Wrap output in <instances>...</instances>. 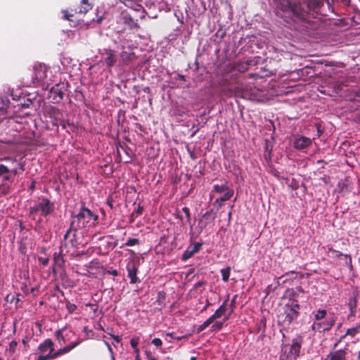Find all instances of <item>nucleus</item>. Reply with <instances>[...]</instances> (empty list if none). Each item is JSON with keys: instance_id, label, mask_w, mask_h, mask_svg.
Wrapping results in <instances>:
<instances>
[{"instance_id": "1", "label": "nucleus", "mask_w": 360, "mask_h": 360, "mask_svg": "<svg viewBox=\"0 0 360 360\" xmlns=\"http://www.w3.org/2000/svg\"><path fill=\"white\" fill-rule=\"evenodd\" d=\"M98 220V215L94 214L89 209L82 207L79 212L73 217L71 226L64 235V240H67L72 229L86 227H92Z\"/></svg>"}, {"instance_id": "2", "label": "nucleus", "mask_w": 360, "mask_h": 360, "mask_svg": "<svg viewBox=\"0 0 360 360\" xmlns=\"http://www.w3.org/2000/svg\"><path fill=\"white\" fill-rule=\"evenodd\" d=\"M300 304L295 300H289L283 307V311L278 315V321L283 327H288L297 319Z\"/></svg>"}, {"instance_id": "3", "label": "nucleus", "mask_w": 360, "mask_h": 360, "mask_svg": "<svg viewBox=\"0 0 360 360\" xmlns=\"http://www.w3.org/2000/svg\"><path fill=\"white\" fill-rule=\"evenodd\" d=\"M334 324V318L331 316H328L326 310L319 309L314 312V321L311 326L313 330L323 333L329 330Z\"/></svg>"}, {"instance_id": "4", "label": "nucleus", "mask_w": 360, "mask_h": 360, "mask_svg": "<svg viewBox=\"0 0 360 360\" xmlns=\"http://www.w3.org/2000/svg\"><path fill=\"white\" fill-rule=\"evenodd\" d=\"M34 74L32 77L33 82L34 84L41 85L44 89H48L49 86L48 79V74L49 72V68L45 64L37 63L33 68Z\"/></svg>"}, {"instance_id": "5", "label": "nucleus", "mask_w": 360, "mask_h": 360, "mask_svg": "<svg viewBox=\"0 0 360 360\" xmlns=\"http://www.w3.org/2000/svg\"><path fill=\"white\" fill-rule=\"evenodd\" d=\"M53 209V203L47 198H42L38 203L30 208V215L34 219V215L37 212H40L41 216L45 217L51 214Z\"/></svg>"}, {"instance_id": "6", "label": "nucleus", "mask_w": 360, "mask_h": 360, "mask_svg": "<svg viewBox=\"0 0 360 360\" xmlns=\"http://www.w3.org/2000/svg\"><path fill=\"white\" fill-rule=\"evenodd\" d=\"M138 13L139 11L135 10L124 11L120 13L117 21L127 25L130 29L137 28L139 25L137 19L135 18L138 17Z\"/></svg>"}, {"instance_id": "7", "label": "nucleus", "mask_w": 360, "mask_h": 360, "mask_svg": "<svg viewBox=\"0 0 360 360\" xmlns=\"http://www.w3.org/2000/svg\"><path fill=\"white\" fill-rule=\"evenodd\" d=\"M241 97L255 101H263L264 100V91L255 86H246L241 91Z\"/></svg>"}, {"instance_id": "8", "label": "nucleus", "mask_w": 360, "mask_h": 360, "mask_svg": "<svg viewBox=\"0 0 360 360\" xmlns=\"http://www.w3.org/2000/svg\"><path fill=\"white\" fill-rule=\"evenodd\" d=\"M139 266V259H134L127 264V276L130 278V283L134 284L141 282L140 279L136 276Z\"/></svg>"}, {"instance_id": "9", "label": "nucleus", "mask_w": 360, "mask_h": 360, "mask_svg": "<svg viewBox=\"0 0 360 360\" xmlns=\"http://www.w3.org/2000/svg\"><path fill=\"white\" fill-rule=\"evenodd\" d=\"M307 0H303L302 4L300 1L297 4L296 2H291L287 1V8L291 11L295 16H302V13L307 11L308 8Z\"/></svg>"}, {"instance_id": "10", "label": "nucleus", "mask_w": 360, "mask_h": 360, "mask_svg": "<svg viewBox=\"0 0 360 360\" xmlns=\"http://www.w3.org/2000/svg\"><path fill=\"white\" fill-rule=\"evenodd\" d=\"M302 342V338L300 337L292 340V345H290L289 352L287 354L288 359L290 360H295L299 356Z\"/></svg>"}, {"instance_id": "11", "label": "nucleus", "mask_w": 360, "mask_h": 360, "mask_svg": "<svg viewBox=\"0 0 360 360\" xmlns=\"http://www.w3.org/2000/svg\"><path fill=\"white\" fill-rule=\"evenodd\" d=\"M79 342H76L72 343L71 345H69L65 347L64 348L58 350L57 352H56L54 353L52 352L51 354H47L45 355H39L37 360H47L49 359H54L60 355H62L63 354L69 352L73 348L77 347L79 344Z\"/></svg>"}, {"instance_id": "12", "label": "nucleus", "mask_w": 360, "mask_h": 360, "mask_svg": "<svg viewBox=\"0 0 360 360\" xmlns=\"http://www.w3.org/2000/svg\"><path fill=\"white\" fill-rule=\"evenodd\" d=\"M312 143L310 138L299 136L295 137L293 141V146L295 149L302 150L308 148Z\"/></svg>"}, {"instance_id": "13", "label": "nucleus", "mask_w": 360, "mask_h": 360, "mask_svg": "<svg viewBox=\"0 0 360 360\" xmlns=\"http://www.w3.org/2000/svg\"><path fill=\"white\" fill-rule=\"evenodd\" d=\"M103 56L102 62L107 65L108 67H112L116 62L115 52L111 49H104L103 52L101 53Z\"/></svg>"}, {"instance_id": "14", "label": "nucleus", "mask_w": 360, "mask_h": 360, "mask_svg": "<svg viewBox=\"0 0 360 360\" xmlns=\"http://www.w3.org/2000/svg\"><path fill=\"white\" fill-rule=\"evenodd\" d=\"M53 349V343L50 339H46L38 347V350L41 353L40 355L51 354Z\"/></svg>"}, {"instance_id": "15", "label": "nucleus", "mask_w": 360, "mask_h": 360, "mask_svg": "<svg viewBox=\"0 0 360 360\" xmlns=\"http://www.w3.org/2000/svg\"><path fill=\"white\" fill-rule=\"evenodd\" d=\"M201 247V243H195L193 245H191L187 248V249L184 251L182 255L181 259L184 261H186L191 258L194 254L197 253Z\"/></svg>"}, {"instance_id": "16", "label": "nucleus", "mask_w": 360, "mask_h": 360, "mask_svg": "<svg viewBox=\"0 0 360 360\" xmlns=\"http://www.w3.org/2000/svg\"><path fill=\"white\" fill-rule=\"evenodd\" d=\"M241 89H238L236 87L226 86L224 87L221 90L222 94L226 97L232 96H240L241 97Z\"/></svg>"}, {"instance_id": "17", "label": "nucleus", "mask_w": 360, "mask_h": 360, "mask_svg": "<svg viewBox=\"0 0 360 360\" xmlns=\"http://www.w3.org/2000/svg\"><path fill=\"white\" fill-rule=\"evenodd\" d=\"M328 255L330 257H339L342 256V257H345V259H347L346 264L347 266H352V257L349 255H343L342 252H340L338 250H335L333 249L332 248H328Z\"/></svg>"}, {"instance_id": "18", "label": "nucleus", "mask_w": 360, "mask_h": 360, "mask_svg": "<svg viewBox=\"0 0 360 360\" xmlns=\"http://www.w3.org/2000/svg\"><path fill=\"white\" fill-rule=\"evenodd\" d=\"M226 307L224 304H221L214 312V314H212L209 319L213 323L214 320H217L218 319H220L226 312Z\"/></svg>"}, {"instance_id": "19", "label": "nucleus", "mask_w": 360, "mask_h": 360, "mask_svg": "<svg viewBox=\"0 0 360 360\" xmlns=\"http://www.w3.org/2000/svg\"><path fill=\"white\" fill-rule=\"evenodd\" d=\"M9 172V169L6 166L0 165V178H2L4 181H11Z\"/></svg>"}, {"instance_id": "20", "label": "nucleus", "mask_w": 360, "mask_h": 360, "mask_svg": "<svg viewBox=\"0 0 360 360\" xmlns=\"http://www.w3.org/2000/svg\"><path fill=\"white\" fill-rule=\"evenodd\" d=\"M50 92L51 94H56V97L53 98L54 100H56L57 101L59 100H62L63 98V91L58 88V85H56L54 86H51L50 89Z\"/></svg>"}, {"instance_id": "21", "label": "nucleus", "mask_w": 360, "mask_h": 360, "mask_svg": "<svg viewBox=\"0 0 360 360\" xmlns=\"http://www.w3.org/2000/svg\"><path fill=\"white\" fill-rule=\"evenodd\" d=\"M359 328H360V325L357 326L356 327L347 329L346 333L340 338L338 342H341L347 335H349L351 337H354L356 335V333H358Z\"/></svg>"}, {"instance_id": "22", "label": "nucleus", "mask_w": 360, "mask_h": 360, "mask_svg": "<svg viewBox=\"0 0 360 360\" xmlns=\"http://www.w3.org/2000/svg\"><path fill=\"white\" fill-rule=\"evenodd\" d=\"M229 316H225L224 320L222 321H219L217 320H214V321L212 323V325L211 326V330L212 331H219L220 330L224 325V323L228 320Z\"/></svg>"}, {"instance_id": "23", "label": "nucleus", "mask_w": 360, "mask_h": 360, "mask_svg": "<svg viewBox=\"0 0 360 360\" xmlns=\"http://www.w3.org/2000/svg\"><path fill=\"white\" fill-rule=\"evenodd\" d=\"M345 352L343 349L336 351L330 357V360H345Z\"/></svg>"}, {"instance_id": "24", "label": "nucleus", "mask_w": 360, "mask_h": 360, "mask_svg": "<svg viewBox=\"0 0 360 360\" xmlns=\"http://www.w3.org/2000/svg\"><path fill=\"white\" fill-rule=\"evenodd\" d=\"M233 190L231 188V189L226 191L225 193L219 198H217L215 202H224V201L229 200L233 196Z\"/></svg>"}, {"instance_id": "25", "label": "nucleus", "mask_w": 360, "mask_h": 360, "mask_svg": "<svg viewBox=\"0 0 360 360\" xmlns=\"http://www.w3.org/2000/svg\"><path fill=\"white\" fill-rule=\"evenodd\" d=\"M357 296L354 295L352 297L349 298L348 306L352 314L354 313L356 308Z\"/></svg>"}, {"instance_id": "26", "label": "nucleus", "mask_w": 360, "mask_h": 360, "mask_svg": "<svg viewBox=\"0 0 360 360\" xmlns=\"http://www.w3.org/2000/svg\"><path fill=\"white\" fill-rule=\"evenodd\" d=\"M230 189L231 188L229 187L226 183H224L221 185L216 184L214 186V191L219 193L226 192Z\"/></svg>"}, {"instance_id": "27", "label": "nucleus", "mask_w": 360, "mask_h": 360, "mask_svg": "<svg viewBox=\"0 0 360 360\" xmlns=\"http://www.w3.org/2000/svg\"><path fill=\"white\" fill-rule=\"evenodd\" d=\"M90 9H91V6L89 4L88 0H82V5L80 6L79 13H86Z\"/></svg>"}, {"instance_id": "28", "label": "nucleus", "mask_w": 360, "mask_h": 360, "mask_svg": "<svg viewBox=\"0 0 360 360\" xmlns=\"http://www.w3.org/2000/svg\"><path fill=\"white\" fill-rule=\"evenodd\" d=\"M231 268L230 266H227L225 269H221V274L222 276V280L224 282H228L229 279L230 272H231Z\"/></svg>"}, {"instance_id": "29", "label": "nucleus", "mask_w": 360, "mask_h": 360, "mask_svg": "<svg viewBox=\"0 0 360 360\" xmlns=\"http://www.w3.org/2000/svg\"><path fill=\"white\" fill-rule=\"evenodd\" d=\"M18 345V342L15 340H12L8 345V347L6 349V352L9 355H13L16 349V347Z\"/></svg>"}, {"instance_id": "30", "label": "nucleus", "mask_w": 360, "mask_h": 360, "mask_svg": "<svg viewBox=\"0 0 360 360\" xmlns=\"http://www.w3.org/2000/svg\"><path fill=\"white\" fill-rule=\"evenodd\" d=\"M212 323V322L210 321V319H207L202 324L198 326L197 328V332L200 333L203 331L205 328H207L209 326H210Z\"/></svg>"}, {"instance_id": "31", "label": "nucleus", "mask_w": 360, "mask_h": 360, "mask_svg": "<svg viewBox=\"0 0 360 360\" xmlns=\"http://www.w3.org/2000/svg\"><path fill=\"white\" fill-rule=\"evenodd\" d=\"M66 309L70 314H72L77 309V306L75 304L71 303L70 302L68 301L66 302Z\"/></svg>"}, {"instance_id": "32", "label": "nucleus", "mask_w": 360, "mask_h": 360, "mask_svg": "<svg viewBox=\"0 0 360 360\" xmlns=\"http://www.w3.org/2000/svg\"><path fill=\"white\" fill-rule=\"evenodd\" d=\"M139 344V339L138 338H132L130 340V345L131 346L132 348H134L135 349V351H138V349H137V345Z\"/></svg>"}, {"instance_id": "33", "label": "nucleus", "mask_w": 360, "mask_h": 360, "mask_svg": "<svg viewBox=\"0 0 360 360\" xmlns=\"http://www.w3.org/2000/svg\"><path fill=\"white\" fill-rule=\"evenodd\" d=\"M38 261L39 262L42 264L43 266H46L48 265L49 262V259L48 257H39L38 258Z\"/></svg>"}, {"instance_id": "34", "label": "nucleus", "mask_w": 360, "mask_h": 360, "mask_svg": "<svg viewBox=\"0 0 360 360\" xmlns=\"http://www.w3.org/2000/svg\"><path fill=\"white\" fill-rule=\"evenodd\" d=\"M56 336L57 338V339L59 340V342H60L61 340L63 342H65V338L62 334V331L61 330H58L56 332Z\"/></svg>"}, {"instance_id": "35", "label": "nucleus", "mask_w": 360, "mask_h": 360, "mask_svg": "<svg viewBox=\"0 0 360 360\" xmlns=\"http://www.w3.org/2000/svg\"><path fill=\"white\" fill-rule=\"evenodd\" d=\"M152 343L157 347H159L162 345V342L160 338H154L152 340Z\"/></svg>"}, {"instance_id": "36", "label": "nucleus", "mask_w": 360, "mask_h": 360, "mask_svg": "<svg viewBox=\"0 0 360 360\" xmlns=\"http://www.w3.org/2000/svg\"><path fill=\"white\" fill-rule=\"evenodd\" d=\"M138 243V240L136 238L129 239L126 243V245L128 246H133Z\"/></svg>"}, {"instance_id": "37", "label": "nucleus", "mask_w": 360, "mask_h": 360, "mask_svg": "<svg viewBox=\"0 0 360 360\" xmlns=\"http://www.w3.org/2000/svg\"><path fill=\"white\" fill-rule=\"evenodd\" d=\"M182 210L183 212H184V214H186L188 220L190 219V212H189V209L186 207H184L182 208Z\"/></svg>"}, {"instance_id": "38", "label": "nucleus", "mask_w": 360, "mask_h": 360, "mask_svg": "<svg viewBox=\"0 0 360 360\" xmlns=\"http://www.w3.org/2000/svg\"><path fill=\"white\" fill-rule=\"evenodd\" d=\"M146 359L147 360H158L155 356H153L150 352H146Z\"/></svg>"}, {"instance_id": "39", "label": "nucleus", "mask_w": 360, "mask_h": 360, "mask_svg": "<svg viewBox=\"0 0 360 360\" xmlns=\"http://www.w3.org/2000/svg\"><path fill=\"white\" fill-rule=\"evenodd\" d=\"M54 262H55V263L58 264L59 266H60L62 264V263L63 262V259L59 256L54 258Z\"/></svg>"}, {"instance_id": "40", "label": "nucleus", "mask_w": 360, "mask_h": 360, "mask_svg": "<svg viewBox=\"0 0 360 360\" xmlns=\"http://www.w3.org/2000/svg\"><path fill=\"white\" fill-rule=\"evenodd\" d=\"M108 274H109L113 276H117L118 275V271L116 269H112V270L108 271Z\"/></svg>"}, {"instance_id": "41", "label": "nucleus", "mask_w": 360, "mask_h": 360, "mask_svg": "<svg viewBox=\"0 0 360 360\" xmlns=\"http://www.w3.org/2000/svg\"><path fill=\"white\" fill-rule=\"evenodd\" d=\"M9 175L11 176V174L15 176L16 175L18 172V169L16 168H13V169H9Z\"/></svg>"}, {"instance_id": "42", "label": "nucleus", "mask_w": 360, "mask_h": 360, "mask_svg": "<svg viewBox=\"0 0 360 360\" xmlns=\"http://www.w3.org/2000/svg\"><path fill=\"white\" fill-rule=\"evenodd\" d=\"M248 64H247V63L244 64L243 65V67L238 68V70L239 71H245V70H246L248 69Z\"/></svg>"}, {"instance_id": "43", "label": "nucleus", "mask_w": 360, "mask_h": 360, "mask_svg": "<svg viewBox=\"0 0 360 360\" xmlns=\"http://www.w3.org/2000/svg\"><path fill=\"white\" fill-rule=\"evenodd\" d=\"M64 13V18L68 20H70V17L72 16V15H68L66 11H63Z\"/></svg>"}, {"instance_id": "44", "label": "nucleus", "mask_w": 360, "mask_h": 360, "mask_svg": "<svg viewBox=\"0 0 360 360\" xmlns=\"http://www.w3.org/2000/svg\"><path fill=\"white\" fill-rule=\"evenodd\" d=\"M21 289L22 290L25 292V293H27L28 292V289H27V286L26 284L23 285V286L21 287Z\"/></svg>"}, {"instance_id": "45", "label": "nucleus", "mask_w": 360, "mask_h": 360, "mask_svg": "<svg viewBox=\"0 0 360 360\" xmlns=\"http://www.w3.org/2000/svg\"><path fill=\"white\" fill-rule=\"evenodd\" d=\"M354 94L356 96L360 98V87L358 89L354 91Z\"/></svg>"}, {"instance_id": "46", "label": "nucleus", "mask_w": 360, "mask_h": 360, "mask_svg": "<svg viewBox=\"0 0 360 360\" xmlns=\"http://www.w3.org/2000/svg\"><path fill=\"white\" fill-rule=\"evenodd\" d=\"M142 212H143V207H141V206H139V207H138V209H137V210H136V213H137L138 214H141V213H142Z\"/></svg>"}, {"instance_id": "47", "label": "nucleus", "mask_w": 360, "mask_h": 360, "mask_svg": "<svg viewBox=\"0 0 360 360\" xmlns=\"http://www.w3.org/2000/svg\"><path fill=\"white\" fill-rule=\"evenodd\" d=\"M105 346H107V347H108V349L109 352H110V353H112V348H111L110 345H109V343H108V342H105Z\"/></svg>"}, {"instance_id": "48", "label": "nucleus", "mask_w": 360, "mask_h": 360, "mask_svg": "<svg viewBox=\"0 0 360 360\" xmlns=\"http://www.w3.org/2000/svg\"><path fill=\"white\" fill-rule=\"evenodd\" d=\"M18 165H19L20 167V169L22 170V171H24V166L20 163V162H18Z\"/></svg>"}, {"instance_id": "49", "label": "nucleus", "mask_w": 360, "mask_h": 360, "mask_svg": "<svg viewBox=\"0 0 360 360\" xmlns=\"http://www.w3.org/2000/svg\"><path fill=\"white\" fill-rule=\"evenodd\" d=\"M113 338L117 342H120V338L118 337H113Z\"/></svg>"}, {"instance_id": "50", "label": "nucleus", "mask_w": 360, "mask_h": 360, "mask_svg": "<svg viewBox=\"0 0 360 360\" xmlns=\"http://www.w3.org/2000/svg\"><path fill=\"white\" fill-rule=\"evenodd\" d=\"M139 18H142V17H143V11H141V12H140V14H139Z\"/></svg>"}, {"instance_id": "51", "label": "nucleus", "mask_w": 360, "mask_h": 360, "mask_svg": "<svg viewBox=\"0 0 360 360\" xmlns=\"http://www.w3.org/2000/svg\"><path fill=\"white\" fill-rule=\"evenodd\" d=\"M125 54H127V53H126V52H122V55H121V57H122V58H123V57H124V56Z\"/></svg>"}, {"instance_id": "52", "label": "nucleus", "mask_w": 360, "mask_h": 360, "mask_svg": "<svg viewBox=\"0 0 360 360\" xmlns=\"http://www.w3.org/2000/svg\"><path fill=\"white\" fill-rule=\"evenodd\" d=\"M191 360H196V357H195V356H192V357L191 358Z\"/></svg>"}, {"instance_id": "53", "label": "nucleus", "mask_w": 360, "mask_h": 360, "mask_svg": "<svg viewBox=\"0 0 360 360\" xmlns=\"http://www.w3.org/2000/svg\"><path fill=\"white\" fill-rule=\"evenodd\" d=\"M167 336H170V337H172V333H167Z\"/></svg>"}, {"instance_id": "54", "label": "nucleus", "mask_w": 360, "mask_h": 360, "mask_svg": "<svg viewBox=\"0 0 360 360\" xmlns=\"http://www.w3.org/2000/svg\"><path fill=\"white\" fill-rule=\"evenodd\" d=\"M112 360H115V358L113 356H112Z\"/></svg>"}, {"instance_id": "55", "label": "nucleus", "mask_w": 360, "mask_h": 360, "mask_svg": "<svg viewBox=\"0 0 360 360\" xmlns=\"http://www.w3.org/2000/svg\"><path fill=\"white\" fill-rule=\"evenodd\" d=\"M0 360H2L1 357L0 356Z\"/></svg>"}, {"instance_id": "56", "label": "nucleus", "mask_w": 360, "mask_h": 360, "mask_svg": "<svg viewBox=\"0 0 360 360\" xmlns=\"http://www.w3.org/2000/svg\"><path fill=\"white\" fill-rule=\"evenodd\" d=\"M359 1H360V0H359Z\"/></svg>"}]
</instances>
